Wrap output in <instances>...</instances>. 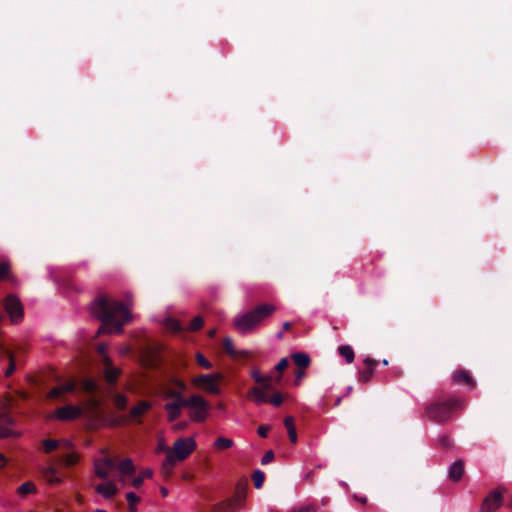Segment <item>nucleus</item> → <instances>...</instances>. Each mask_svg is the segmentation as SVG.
I'll use <instances>...</instances> for the list:
<instances>
[{
	"label": "nucleus",
	"instance_id": "53",
	"mask_svg": "<svg viewBox=\"0 0 512 512\" xmlns=\"http://www.w3.org/2000/svg\"><path fill=\"white\" fill-rule=\"evenodd\" d=\"M7 463V459L3 454H0V469L3 468Z\"/></svg>",
	"mask_w": 512,
	"mask_h": 512
},
{
	"label": "nucleus",
	"instance_id": "61",
	"mask_svg": "<svg viewBox=\"0 0 512 512\" xmlns=\"http://www.w3.org/2000/svg\"><path fill=\"white\" fill-rule=\"evenodd\" d=\"M215 334H216V330L215 329H212V330L209 331V336L210 337H213Z\"/></svg>",
	"mask_w": 512,
	"mask_h": 512
},
{
	"label": "nucleus",
	"instance_id": "13",
	"mask_svg": "<svg viewBox=\"0 0 512 512\" xmlns=\"http://www.w3.org/2000/svg\"><path fill=\"white\" fill-rule=\"evenodd\" d=\"M270 389V384L266 383L261 387L255 386L248 392V398L251 399L256 405H261L268 402L267 391Z\"/></svg>",
	"mask_w": 512,
	"mask_h": 512
},
{
	"label": "nucleus",
	"instance_id": "14",
	"mask_svg": "<svg viewBox=\"0 0 512 512\" xmlns=\"http://www.w3.org/2000/svg\"><path fill=\"white\" fill-rule=\"evenodd\" d=\"M451 380L455 384H464L469 388H474L476 386V382L470 373L464 369H458L453 372L451 376Z\"/></svg>",
	"mask_w": 512,
	"mask_h": 512
},
{
	"label": "nucleus",
	"instance_id": "35",
	"mask_svg": "<svg viewBox=\"0 0 512 512\" xmlns=\"http://www.w3.org/2000/svg\"><path fill=\"white\" fill-rule=\"evenodd\" d=\"M252 478H253V481H254L255 488L259 489L263 485V482H264V479H265V474L261 470H255L253 475H252Z\"/></svg>",
	"mask_w": 512,
	"mask_h": 512
},
{
	"label": "nucleus",
	"instance_id": "49",
	"mask_svg": "<svg viewBox=\"0 0 512 512\" xmlns=\"http://www.w3.org/2000/svg\"><path fill=\"white\" fill-rule=\"evenodd\" d=\"M63 392H62V388L60 386H57V387H54L50 393H49V396L51 398H57L59 397L60 395H62Z\"/></svg>",
	"mask_w": 512,
	"mask_h": 512
},
{
	"label": "nucleus",
	"instance_id": "38",
	"mask_svg": "<svg viewBox=\"0 0 512 512\" xmlns=\"http://www.w3.org/2000/svg\"><path fill=\"white\" fill-rule=\"evenodd\" d=\"M251 376L257 383H261L263 385L269 383L271 379V376L263 377L259 370L252 371Z\"/></svg>",
	"mask_w": 512,
	"mask_h": 512
},
{
	"label": "nucleus",
	"instance_id": "20",
	"mask_svg": "<svg viewBox=\"0 0 512 512\" xmlns=\"http://www.w3.org/2000/svg\"><path fill=\"white\" fill-rule=\"evenodd\" d=\"M43 478L50 484H60L62 479L57 474V469L51 465L43 467L41 469Z\"/></svg>",
	"mask_w": 512,
	"mask_h": 512
},
{
	"label": "nucleus",
	"instance_id": "16",
	"mask_svg": "<svg viewBox=\"0 0 512 512\" xmlns=\"http://www.w3.org/2000/svg\"><path fill=\"white\" fill-rule=\"evenodd\" d=\"M95 492L106 499H110L117 494L118 489L114 482L107 481L96 486Z\"/></svg>",
	"mask_w": 512,
	"mask_h": 512
},
{
	"label": "nucleus",
	"instance_id": "48",
	"mask_svg": "<svg viewBox=\"0 0 512 512\" xmlns=\"http://www.w3.org/2000/svg\"><path fill=\"white\" fill-rule=\"evenodd\" d=\"M270 430V427L269 426H266V425H261L258 427L257 429V433L260 437L262 438H266L267 435H268V431Z\"/></svg>",
	"mask_w": 512,
	"mask_h": 512
},
{
	"label": "nucleus",
	"instance_id": "63",
	"mask_svg": "<svg viewBox=\"0 0 512 512\" xmlns=\"http://www.w3.org/2000/svg\"><path fill=\"white\" fill-rule=\"evenodd\" d=\"M340 403H341V398L339 397V398H337V400H336V402H335V406L340 405Z\"/></svg>",
	"mask_w": 512,
	"mask_h": 512
},
{
	"label": "nucleus",
	"instance_id": "59",
	"mask_svg": "<svg viewBox=\"0 0 512 512\" xmlns=\"http://www.w3.org/2000/svg\"><path fill=\"white\" fill-rule=\"evenodd\" d=\"M126 476H123V475H120V478H119V481L125 485L126 484V479H125Z\"/></svg>",
	"mask_w": 512,
	"mask_h": 512
},
{
	"label": "nucleus",
	"instance_id": "8",
	"mask_svg": "<svg viewBox=\"0 0 512 512\" xmlns=\"http://www.w3.org/2000/svg\"><path fill=\"white\" fill-rule=\"evenodd\" d=\"M100 452L103 457L94 460V474L100 479H107L110 471L115 468V461L107 455V449L103 448Z\"/></svg>",
	"mask_w": 512,
	"mask_h": 512
},
{
	"label": "nucleus",
	"instance_id": "51",
	"mask_svg": "<svg viewBox=\"0 0 512 512\" xmlns=\"http://www.w3.org/2000/svg\"><path fill=\"white\" fill-rule=\"evenodd\" d=\"M173 384L178 388L177 390L181 391V393L187 388L186 384L181 380L175 379L173 380Z\"/></svg>",
	"mask_w": 512,
	"mask_h": 512
},
{
	"label": "nucleus",
	"instance_id": "43",
	"mask_svg": "<svg viewBox=\"0 0 512 512\" xmlns=\"http://www.w3.org/2000/svg\"><path fill=\"white\" fill-rule=\"evenodd\" d=\"M196 359L198 364L203 368L210 369L212 367V364L201 353H197Z\"/></svg>",
	"mask_w": 512,
	"mask_h": 512
},
{
	"label": "nucleus",
	"instance_id": "58",
	"mask_svg": "<svg viewBox=\"0 0 512 512\" xmlns=\"http://www.w3.org/2000/svg\"><path fill=\"white\" fill-rule=\"evenodd\" d=\"M290 327H291V324L289 322L283 323V330H288V329H290Z\"/></svg>",
	"mask_w": 512,
	"mask_h": 512
},
{
	"label": "nucleus",
	"instance_id": "29",
	"mask_svg": "<svg viewBox=\"0 0 512 512\" xmlns=\"http://www.w3.org/2000/svg\"><path fill=\"white\" fill-rule=\"evenodd\" d=\"M317 506L312 503L301 504L292 507L287 512H316Z\"/></svg>",
	"mask_w": 512,
	"mask_h": 512
},
{
	"label": "nucleus",
	"instance_id": "11",
	"mask_svg": "<svg viewBox=\"0 0 512 512\" xmlns=\"http://www.w3.org/2000/svg\"><path fill=\"white\" fill-rule=\"evenodd\" d=\"M502 503V493L499 490H493L483 500L480 512H495Z\"/></svg>",
	"mask_w": 512,
	"mask_h": 512
},
{
	"label": "nucleus",
	"instance_id": "4",
	"mask_svg": "<svg viewBox=\"0 0 512 512\" xmlns=\"http://www.w3.org/2000/svg\"><path fill=\"white\" fill-rule=\"evenodd\" d=\"M463 402L457 398H450L445 401H435L425 408V414L430 420L444 423L452 417L455 409L462 407Z\"/></svg>",
	"mask_w": 512,
	"mask_h": 512
},
{
	"label": "nucleus",
	"instance_id": "15",
	"mask_svg": "<svg viewBox=\"0 0 512 512\" xmlns=\"http://www.w3.org/2000/svg\"><path fill=\"white\" fill-rule=\"evenodd\" d=\"M363 363L365 365V369L360 370L358 372V380L360 382L367 383L371 380V378L375 372L377 362L370 357H366L363 360Z\"/></svg>",
	"mask_w": 512,
	"mask_h": 512
},
{
	"label": "nucleus",
	"instance_id": "23",
	"mask_svg": "<svg viewBox=\"0 0 512 512\" xmlns=\"http://www.w3.org/2000/svg\"><path fill=\"white\" fill-rule=\"evenodd\" d=\"M291 357H292L294 363L302 369H305L310 365V357L306 353L297 352V353L292 354Z\"/></svg>",
	"mask_w": 512,
	"mask_h": 512
},
{
	"label": "nucleus",
	"instance_id": "9",
	"mask_svg": "<svg viewBox=\"0 0 512 512\" xmlns=\"http://www.w3.org/2000/svg\"><path fill=\"white\" fill-rule=\"evenodd\" d=\"M4 307L12 323L18 324L22 321L23 306L18 297L15 295H8L5 298Z\"/></svg>",
	"mask_w": 512,
	"mask_h": 512
},
{
	"label": "nucleus",
	"instance_id": "25",
	"mask_svg": "<svg viewBox=\"0 0 512 512\" xmlns=\"http://www.w3.org/2000/svg\"><path fill=\"white\" fill-rule=\"evenodd\" d=\"M151 408V403L148 401H141L137 406L133 407L130 411L132 418H138L145 414Z\"/></svg>",
	"mask_w": 512,
	"mask_h": 512
},
{
	"label": "nucleus",
	"instance_id": "41",
	"mask_svg": "<svg viewBox=\"0 0 512 512\" xmlns=\"http://www.w3.org/2000/svg\"><path fill=\"white\" fill-rule=\"evenodd\" d=\"M82 388H83L84 391H86L88 393H92L96 389V384H95V382L93 380L86 379L82 383Z\"/></svg>",
	"mask_w": 512,
	"mask_h": 512
},
{
	"label": "nucleus",
	"instance_id": "32",
	"mask_svg": "<svg viewBox=\"0 0 512 512\" xmlns=\"http://www.w3.org/2000/svg\"><path fill=\"white\" fill-rule=\"evenodd\" d=\"M42 444H43L44 452L49 454L59 447L60 442L57 440H53V439H46L43 441Z\"/></svg>",
	"mask_w": 512,
	"mask_h": 512
},
{
	"label": "nucleus",
	"instance_id": "2",
	"mask_svg": "<svg viewBox=\"0 0 512 512\" xmlns=\"http://www.w3.org/2000/svg\"><path fill=\"white\" fill-rule=\"evenodd\" d=\"M276 309L275 305L269 303L258 305L253 310L236 317L234 320V327L241 334H247L257 327L263 320L270 317Z\"/></svg>",
	"mask_w": 512,
	"mask_h": 512
},
{
	"label": "nucleus",
	"instance_id": "34",
	"mask_svg": "<svg viewBox=\"0 0 512 512\" xmlns=\"http://www.w3.org/2000/svg\"><path fill=\"white\" fill-rule=\"evenodd\" d=\"M3 353L9 359V366H8L7 370L5 371V376L9 377L15 370L14 356H13V353L9 350H3Z\"/></svg>",
	"mask_w": 512,
	"mask_h": 512
},
{
	"label": "nucleus",
	"instance_id": "36",
	"mask_svg": "<svg viewBox=\"0 0 512 512\" xmlns=\"http://www.w3.org/2000/svg\"><path fill=\"white\" fill-rule=\"evenodd\" d=\"M114 403H115V406L120 409V410H123L126 408L127 406V403H128V399L125 395L123 394H116L114 396Z\"/></svg>",
	"mask_w": 512,
	"mask_h": 512
},
{
	"label": "nucleus",
	"instance_id": "55",
	"mask_svg": "<svg viewBox=\"0 0 512 512\" xmlns=\"http://www.w3.org/2000/svg\"><path fill=\"white\" fill-rule=\"evenodd\" d=\"M186 426H187V424H186L185 422H183V423H179V424H177V425L175 426V429H176V430H182V429H185V428H186Z\"/></svg>",
	"mask_w": 512,
	"mask_h": 512
},
{
	"label": "nucleus",
	"instance_id": "45",
	"mask_svg": "<svg viewBox=\"0 0 512 512\" xmlns=\"http://www.w3.org/2000/svg\"><path fill=\"white\" fill-rule=\"evenodd\" d=\"M438 444L442 448H450L452 445L451 439L447 435H443L438 439Z\"/></svg>",
	"mask_w": 512,
	"mask_h": 512
},
{
	"label": "nucleus",
	"instance_id": "40",
	"mask_svg": "<svg viewBox=\"0 0 512 512\" xmlns=\"http://www.w3.org/2000/svg\"><path fill=\"white\" fill-rule=\"evenodd\" d=\"M63 462L66 466L75 465L78 462V455L76 453H68L63 457Z\"/></svg>",
	"mask_w": 512,
	"mask_h": 512
},
{
	"label": "nucleus",
	"instance_id": "31",
	"mask_svg": "<svg viewBox=\"0 0 512 512\" xmlns=\"http://www.w3.org/2000/svg\"><path fill=\"white\" fill-rule=\"evenodd\" d=\"M233 445V440L225 437H218L214 443V446L218 449H228Z\"/></svg>",
	"mask_w": 512,
	"mask_h": 512
},
{
	"label": "nucleus",
	"instance_id": "1",
	"mask_svg": "<svg viewBox=\"0 0 512 512\" xmlns=\"http://www.w3.org/2000/svg\"><path fill=\"white\" fill-rule=\"evenodd\" d=\"M126 301L127 303L124 304L106 296H100L91 304V313L102 322L97 335L123 333V326L132 319L130 313L132 298L130 295L127 296Z\"/></svg>",
	"mask_w": 512,
	"mask_h": 512
},
{
	"label": "nucleus",
	"instance_id": "26",
	"mask_svg": "<svg viewBox=\"0 0 512 512\" xmlns=\"http://www.w3.org/2000/svg\"><path fill=\"white\" fill-rule=\"evenodd\" d=\"M37 492V488L33 482L27 481L17 488V494L21 497H25L28 494H34Z\"/></svg>",
	"mask_w": 512,
	"mask_h": 512
},
{
	"label": "nucleus",
	"instance_id": "44",
	"mask_svg": "<svg viewBox=\"0 0 512 512\" xmlns=\"http://www.w3.org/2000/svg\"><path fill=\"white\" fill-rule=\"evenodd\" d=\"M10 271V263L7 261H4L0 263V279L6 278L8 276V273Z\"/></svg>",
	"mask_w": 512,
	"mask_h": 512
},
{
	"label": "nucleus",
	"instance_id": "50",
	"mask_svg": "<svg viewBox=\"0 0 512 512\" xmlns=\"http://www.w3.org/2000/svg\"><path fill=\"white\" fill-rule=\"evenodd\" d=\"M60 387L62 388L63 393L72 392L75 388V384L73 382H69L61 385Z\"/></svg>",
	"mask_w": 512,
	"mask_h": 512
},
{
	"label": "nucleus",
	"instance_id": "6",
	"mask_svg": "<svg viewBox=\"0 0 512 512\" xmlns=\"http://www.w3.org/2000/svg\"><path fill=\"white\" fill-rule=\"evenodd\" d=\"M9 408L8 400L0 399V439L15 437L19 433L13 430L15 424L14 419L8 414Z\"/></svg>",
	"mask_w": 512,
	"mask_h": 512
},
{
	"label": "nucleus",
	"instance_id": "22",
	"mask_svg": "<svg viewBox=\"0 0 512 512\" xmlns=\"http://www.w3.org/2000/svg\"><path fill=\"white\" fill-rule=\"evenodd\" d=\"M163 399H165V400L173 399L174 401L172 403H180V404H185V402L187 400V398H185L183 396L181 391L176 390V389H171V388L165 389V391L163 393Z\"/></svg>",
	"mask_w": 512,
	"mask_h": 512
},
{
	"label": "nucleus",
	"instance_id": "17",
	"mask_svg": "<svg viewBox=\"0 0 512 512\" xmlns=\"http://www.w3.org/2000/svg\"><path fill=\"white\" fill-rule=\"evenodd\" d=\"M182 407H184V404L180 403L169 402L164 405V409L167 412V419L169 422H173L180 417Z\"/></svg>",
	"mask_w": 512,
	"mask_h": 512
},
{
	"label": "nucleus",
	"instance_id": "60",
	"mask_svg": "<svg viewBox=\"0 0 512 512\" xmlns=\"http://www.w3.org/2000/svg\"><path fill=\"white\" fill-rule=\"evenodd\" d=\"M129 350H130V349H129V347H125V348H123V349L121 350V354H126V353H128V352H129Z\"/></svg>",
	"mask_w": 512,
	"mask_h": 512
},
{
	"label": "nucleus",
	"instance_id": "57",
	"mask_svg": "<svg viewBox=\"0 0 512 512\" xmlns=\"http://www.w3.org/2000/svg\"><path fill=\"white\" fill-rule=\"evenodd\" d=\"M217 409H218V410H220V411H223V410L225 409L224 404H223L222 402H219V403L217 404Z\"/></svg>",
	"mask_w": 512,
	"mask_h": 512
},
{
	"label": "nucleus",
	"instance_id": "18",
	"mask_svg": "<svg viewBox=\"0 0 512 512\" xmlns=\"http://www.w3.org/2000/svg\"><path fill=\"white\" fill-rule=\"evenodd\" d=\"M104 365H105L104 373H105L106 381L109 383H114L120 374V370L118 368L112 366L111 359L109 357H105Z\"/></svg>",
	"mask_w": 512,
	"mask_h": 512
},
{
	"label": "nucleus",
	"instance_id": "19",
	"mask_svg": "<svg viewBox=\"0 0 512 512\" xmlns=\"http://www.w3.org/2000/svg\"><path fill=\"white\" fill-rule=\"evenodd\" d=\"M115 468H117L120 475L123 476H130L136 471V467L130 458L120 461L117 465L115 464Z\"/></svg>",
	"mask_w": 512,
	"mask_h": 512
},
{
	"label": "nucleus",
	"instance_id": "52",
	"mask_svg": "<svg viewBox=\"0 0 512 512\" xmlns=\"http://www.w3.org/2000/svg\"><path fill=\"white\" fill-rule=\"evenodd\" d=\"M98 352L103 357V362L105 363V357H108L106 355V346L104 344H100L98 346Z\"/></svg>",
	"mask_w": 512,
	"mask_h": 512
},
{
	"label": "nucleus",
	"instance_id": "33",
	"mask_svg": "<svg viewBox=\"0 0 512 512\" xmlns=\"http://www.w3.org/2000/svg\"><path fill=\"white\" fill-rule=\"evenodd\" d=\"M164 325L168 330L175 332V333L180 332L182 329L180 323L176 319H173V318L166 319L164 322Z\"/></svg>",
	"mask_w": 512,
	"mask_h": 512
},
{
	"label": "nucleus",
	"instance_id": "28",
	"mask_svg": "<svg viewBox=\"0 0 512 512\" xmlns=\"http://www.w3.org/2000/svg\"><path fill=\"white\" fill-rule=\"evenodd\" d=\"M152 475H153V472L151 469H145L142 472H140V474L133 479L132 485L134 487L138 488L143 484L145 479L151 478Z\"/></svg>",
	"mask_w": 512,
	"mask_h": 512
},
{
	"label": "nucleus",
	"instance_id": "21",
	"mask_svg": "<svg viewBox=\"0 0 512 512\" xmlns=\"http://www.w3.org/2000/svg\"><path fill=\"white\" fill-rule=\"evenodd\" d=\"M464 473V465L461 460H457L449 468V478L453 481H459Z\"/></svg>",
	"mask_w": 512,
	"mask_h": 512
},
{
	"label": "nucleus",
	"instance_id": "54",
	"mask_svg": "<svg viewBox=\"0 0 512 512\" xmlns=\"http://www.w3.org/2000/svg\"><path fill=\"white\" fill-rule=\"evenodd\" d=\"M303 375H304V370H303V369H301V370H299V371H297V372L295 373L296 379H297L298 381H299V380H301V378L303 377Z\"/></svg>",
	"mask_w": 512,
	"mask_h": 512
},
{
	"label": "nucleus",
	"instance_id": "5",
	"mask_svg": "<svg viewBox=\"0 0 512 512\" xmlns=\"http://www.w3.org/2000/svg\"><path fill=\"white\" fill-rule=\"evenodd\" d=\"M184 407L189 409V418L192 422L206 421L209 413V403L198 394L187 398Z\"/></svg>",
	"mask_w": 512,
	"mask_h": 512
},
{
	"label": "nucleus",
	"instance_id": "37",
	"mask_svg": "<svg viewBox=\"0 0 512 512\" xmlns=\"http://www.w3.org/2000/svg\"><path fill=\"white\" fill-rule=\"evenodd\" d=\"M203 323V318L200 316H196L191 320L188 329L190 331H197L203 326Z\"/></svg>",
	"mask_w": 512,
	"mask_h": 512
},
{
	"label": "nucleus",
	"instance_id": "7",
	"mask_svg": "<svg viewBox=\"0 0 512 512\" xmlns=\"http://www.w3.org/2000/svg\"><path fill=\"white\" fill-rule=\"evenodd\" d=\"M246 498L244 488H238L235 494L225 501L216 504L212 511L213 512H236L242 508Z\"/></svg>",
	"mask_w": 512,
	"mask_h": 512
},
{
	"label": "nucleus",
	"instance_id": "12",
	"mask_svg": "<svg viewBox=\"0 0 512 512\" xmlns=\"http://www.w3.org/2000/svg\"><path fill=\"white\" fill-rule=\"evenodd\" d=\"M82 414L81 408L73 405L63 406L55 411V416L61 421H70L78 418Z\"/></svg>",
	"mask_w": 512,
	"mask_h": 512
},
{
	"label": "nucleus",
	"instance_id": "56",
	"mask_svg": "<svg viewBox=\"0 0 512 512\" xmlns=\"http://www.w3.org/2000/svg\"><path fill=\"white\" fill-rule=\"evenodd\" d=\"M160 493L163 497H166L168 495V490L165 487L160 488Z\"/></svg>",
	"mask_w": 512,
	"mask_h": 512
},
{
	"label": "nucleus",
	"instance_id": "10",
	"mask_svg": "<svg viewBox=\"0 0 512 512\" xmlns=\"http://www.w3.org/2000/svg\"><path fill=\"white\" fill-rule=\"evenodd\" d=\"M221 378L222 375L220 373L203 374L194 378L193 383L212 394H220V388L218 387L217 382Z\"/></svg>",
	"mask_w": 512,
	"mask_h": 512
},
{
	"label": "nucleus",
	"instance_id": "39",
	"mask_svg": "<svg viewBox=\"0 0 512 512\" xmlns=\"http://www.w3.org/2000/svg\"><path fill=\"white\" fill-rule=\"evenodd\" d=\"M223 346H224V349L225 351L231 355V356H235L236 355V351H235V348H234V345H233V341L231 338L229 337H226L224 340H223Z\"/></svg>",
	"mask_w": 512,
	"mask_h": 512
},
{
	"label": "nucleus",
	"instance_id": "24",
	"mask_svg": "<svg viewBox=\"0 0 512 512\" xmlns=\"http://www.w3.org/2000/svg\"><path fill=\"white\" fill-rule=\"evenodd\" d=\"M284 425H285V427L287 429L289 440L292 443H296L297 442V433H296V427H295V424H294L293 417L287 416L284 419Z\"/></svg>",
	"mask_w": 512,
	"mask_h": 512
},
{
	"label": "nucleus",
	"instance_id": "3",
	"mask_svg": "<svg viewBox=\"0 0 512 512\" xmlns=\"http://www.w3.org/2000/svg\"><path fill=\"white\" fill-rule=\"evenodd\" d=\"M196 448V442L191 437L179 438L173 444V449H166V458L162 471L169 475L177 461L185 460Z\"/></svg>",
	"mask_w": 512,
	"mask_h": 512
},
{
	"label": "nucleus",
	"instance_id": "46",
	"mask_svg": "<svg viewBox=\"0 0 512 512\" xmlns=\"http://www.w3.org/2000/svg\"><path fill=\"white\" fill-rule=\"evenodd\" d=\"M273 459H274V453H273V451H272V450H269V451H267V452L263 455V457H262V459H261V464H262V465H266V464H268V463L272 462V461H273Z\"/></svg>",
	"mask_w": 512,
	"mask_h": 512
},
{
	"label": "nucleus",
	"instance_id": "30",
	"mask_svg": "<svg viewBox=\"0 0 512 512\" xmlns=\"http://www.w3.org/2000/svg\"><path fill=\"white\" fill-rule=\"evenodd\" d=\"M126 499L129 504V511L130 512H137L136 504L140 501V498L133 492H128L126 494Z\"/></svg>",
	"mask_w": 512,
	"mask_h": 512
},
{
	"label": "nucleus",
	"instance_id": "62",
	"mask_svg": "<svg viewBox=\"0 0 512 512\" xmlns=\"http://www.w3.org/2000/svg\"><path fill=\"white\" fill-rule=\"evenodd\" d=\"M277 339H281L283 337V332H279L276 335Z\"/></svg>",
	"mask_w": 512,
	"mask_h": 512
},
{
	"label": "nucleus",
	"instance_id": "42",
	"mask_svg": "<svg viewBox=\"0 0 512 512\" xmlns=\"http://www.w3.org/2000/svg\"><path fill=\"white\" fill-rule=\"evenodd\" d=\"M268 402H270L275 407H279L283 402L282 395L280 393H275L270 398H268Z\"/></svg>",
	"mask_w": 512,
	"mask_h": 512
},
{
	"label": "nucleus",
	"instance_id": "64",
	"mask_svg": "<svg viewBox=\"0 0 512 512\" xmlns=\"http://www.w3.org/2000/svg\"><path fill=\"white\" fill-rule=\"evenodd\" d=\"M96 512H107V511L103 510V509H97Z\"/></svg>",
	"mask_w": 512,
	"mask_h": 512
},
{
	"label": "nucleus",
	"instance_id": "47",
	"mask_svg": "<svg viewBox=\"0 0 512 512\" xmlns=\"http://www.w3.org/2000/svg\"><path fill=\"white\" fill-rule=\"evenodd\" d=\"M288 366V359L282 358L278 364L275 366V370L278 372H282Z\"/></svg>",
	"mask_w": 512,
	"mask_h": 512
},
{
	"label": "nucleus",
	"instance_id": "27",
	"mask_svg": "<svg viewBox=\"0 0 512 512\" xmlns=\"http://www.w3.org/2000/svg\"><path fill=\"white\" fill-rule=\"evenodd\" d=\"M338 352L343 358H345L348 364H351L354 361L355 354L353 348L350 345L339 346Z\"/></svg>",
	"mask_w": 512,
	"mask_h": 512
}]
</instances>
